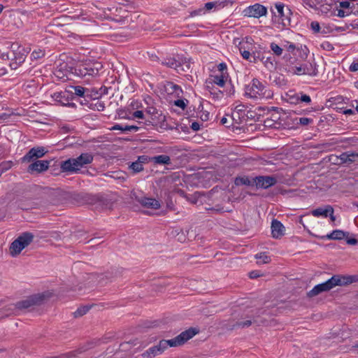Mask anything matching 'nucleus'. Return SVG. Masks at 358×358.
Returning a JSON list of instances; mask_svg holds the SVG:
<instances>
[{
  "label": "nucleus",
  "instance_id": "obj_36",
  "mask_svg": "<svg viewBox=\"0 0 358 358\" xmlns=\"http://www.w3.org/2000/svg\"><path fill=\"white\" fill-rule=\"evenodd\" d=\"M13 166V162L11 161L3 162L0 164V172L3 173L8 169H10Z\"/></svg>",
  "mask_w": 358,
  "mask_h": 358
},
{
  "label": "nucleus",
  "instance_id": "obj_40",
  "mask_svg": "<svg viewBox=\"0 0 358 358\" xmlns=\"http://www.w3.org/2000/svg\"><path fill=\"white\" fill-rule=\"evenodd\" d=\"M134 343L131 342H125L120 345V349L122 351H127L133 348Z\"/></svg>",
  "mask_w": 358,
  "mask_h": 358
},
{
  "label": "nucleus",
  "instance_id": "obj_9",
  "mask_svg": "<svg viewBox=\"0 0 358 358\" xmlns=\"http://www.w3.org/2000/svg\"><path fill=\"white\" fill-rule=\"evenodd\" d=\"M255 185L257 189H268L278 182L277 178L273 176H258L254 178Z\"/></svg>",
  "mask_w": 358,
  "mask_h": 358
},
{
  "label": "nucleus",
  "instance_id": "obj_61",
  "mask_svg": "<svg viewBox=\"0 0 358 358\" xmlns=\"http://www.w3.org/2000/svg\"><path fill=\"white\" fill-rule=\"evenodd\" d=\"M191 129L193 130V131H199L200 129V124L199 122H192V125L190 126Z\"/></svg>",
  "mask_w": 358,
  "mask_h": 358
},
{
  "label": "nucleus",
  "instance_id": "obj_15",
  "mask_svg": "<svg viewBox=\"0 0 358 358\" xmlns=\"http://www.w3.org/2000/svg\"><path fill=\"white\" fill-rule=\"evenodd\" d=\"M91 202L97 203L103 209H111L113 206V202L111 199H109L103 196H93L91 198Z\"/></svg>",
  "mask_w": 358,
  "mask_h": 358
},
{
  "label": "nucleus",
  "instance_id": "obj_48",
  "mask_svg": "<svg viewBox=\"0 0 358 358\" xmlns=\"http://www.w3.org/2000/svg\"><path fill=\"white\" fill-rule=\"evenodd\" d=\"M217 69H218L219 71H220L221 75H223L224 73H227V64L224 62L220 63L217 66Z\"/></svg>",
  "mask_w": 358,
  "mask_h": 358
},
{
  "label": "nucleus",
  "instance_id": "obj_10",
  "mask_svg": "<svg viewBox=\"0 0 358 358\" xmlns=\"http://www.w3.org/2000/svg\"><path fill=\"white\" fill-rule=\"evenodd\" d=\"M46 152L47 150H45L44 147H34L30 149L28 152L22 158V162H31L35 159L43 157Z\"/></svg>",
  "mask_w": 358,
  "mask_h": 358
},
{
  "label": "nucleus",
  "instance_id": "obj_51",
  "mask_svg": "<svg viewBox=\"0 0 358 358\" xmlns=\"http://www.w3.org/2000/svg\"><path fill=\"white\" fill-rule=\"evenodd\" d=\"M321 46L324 50L327 51H331L334 49L333 45L329 42H324L321 45Z\"/></svg>",
  "mask_w": 358,
  "mask_h": 358
},
{
  "label": "nucleus",
  "instance_id": "obj_26",
  "mask_svg": "<svg viewBox=\"0 0 358 358\" xmlns=\"http://www.w3.org/2000/svg\"><path fill=\"white\" fill-rule=\"evenodd\" d=\"M162 354L160 352V350H159V348L157 345H155L152 348H150L148 350H147L145 352H143L141 355L143 357H154L157 355Z\"/></svg>",
  "mask_w": 358,
  "mask_h": 358
},
{
  "label": "nucleus",
  "instance_id": "obj_7",
  "mask_svg": "<svg viewBox=\"0 0 358 358\" xmlns=\"http://www.w3.org/2000/svg\"><path fill=\"white\" fill-rule=\"evenodd\" d=\"M266 87L257 78L252 80L251 86H248L245 90V95L250 98L269 97L270 94H266Z\"/></svg>",
  "mask_w": 358,
  "mask_h": 358
},
{
  "label": "nucleus",
  "instance_id": "obj_18",
  "mask_svg": "<svg viewBox=\"0 0 358 358\" xmlns=\"http://www.w3.org/2000/svg\"><path fill=\"white\" fill-rule=\"evenodd\" d=\"M139 202L142 206L148 208L157 210L161 207L159 201L152 198L145 197L140 200Z\"/></svg>",
  "mask_w": 358,
  "mask_h": 358
},
{
  "label": "nucleus",
  "instance_id": "obj_52",
  "mask_svg": "<svg viewBox=\"0 0 358 358\" xmlns=\"http://www.w3.org/2000/svg\"><path fill=\"white\" fill-rule=\"evenodd\" d=\"M311 29L314 31V32L317 33L320 30V26L319 22L316 21H313L310 24Z\"/></svg>",
  "mask_w": 358,
  "mask_h": 358
},
{
  "label": "nucleus",
  "instance_id": "obj_57",
  "mask_svg": "<svg viewBox=\"0 0 358 358\" xmlns=\"http://www.w3.org/2000/svg\"><path fill=\"white\" fill-rule=\"evenodd\" d=\"M261 275H262L259 273V271H252L249 273V277L252 279L257 278Z\"/></svg>",
  "mask_w": 358,
  "mask_h": 358
},
{
  "label": "nucleus",
  "instance_id": "obj_44",
  "mask_svg": "<svg viewBox=\"0 0 358 358\" xmlns=\"http://www.w3.org/2000/svg\"><path fill=\"white\" fill-rule=\"evenodd\" d=\"M208 210L215 211L216 213L229 212V210H224L223 207L220 205H216L215 207L207 208Z\"/></svg>",
  "mask_w": 358,
  "mask_h": 358
},
{
  "label": "nucleus",
  "instance_id": "obj_31",
  "mask_svg": "<svg viewBox=\"0 0 358 358\" xmlns=\"http://www.w3.org/2000/svg\"><path fill=\"white\" fill-rule=\"evenodd\" d=\"M119 118L121 119H133L134 118V112L127 111L126 110H120L117 112Z\"/></svg>",
  "mask_w": 358,
  "mask_h": 358
},
{
  "label": "nucleus",
  "instance_id": "obj_22",
  "mask_svg": "<svg viewBox=\"0 0 358 358\" xmlns=\"http://www.w3.org/2000/svg\"><path fill=\"white\" fill-rule=\"evenodd\" d=\"M211 81H208L207 83L216 84L220 87H223L229 78V73H224L223 75L211 76Z\"/></svg>",
  "mask_w": 358,
  "mask_h": 358
},
{
  "label": "nucleus",
  "instance_id": "obj_43",
  "mask_svg": "<svg viewBox=\"0 0 358 358\" xmlns=\"http://www.w3.org/2000/svg\"><path fill=\"white\" fill-rule=\"evenodd\" d=\"M239 50H240V52H241L242 57L245 59H247V60H249L250 62H252V60H250V58L252 57V55H251L250 51L245 50H243L242 47L239 48Z\"/></svg>",
  "mask_w": 358,
  "mask_h": 358
},
{
  "label": "nucleus",
  "instance_id": "obj_6",
  "mask_svg": "<svg viewBox=\"0 0 358 358\" xmlns=\"http://www.w3.org/2000/svg\"><path fill=\"white\" fill-rule=\"evenodd\" d=\"M43 295L35 294L27 297L26 299L17 302L9 308L10 314H16L17 311L27 309L33 306L38 305L43 300Z\"/></svg>",
  "mask_w": 358,
  "mask_h": 358
},
{
  "label": "nucleus",
  "instance_id": "obj_24",
  "mask_svg": "<svg viewBox=\"0 0 358 358\" xmlns=\"http://www.w3.org/2000/svg\"><path fill=\"white\" fill-rule=\"evenodd\" d=\"M151 162L155 164L171 165V159L166 155H157L151 157Z\"/></svg>",
  "mask_w": 358,
  "mask_h": 358
},
{
  "label": "nucleus",
  "instance_id": "obj_16",
  "mask_svg": "<svg viewBox=\"0 0 358 358\" xmlns=\"http://www.w3.org/2000/svg\"><path fill=\"white\" fill-rule=\"evenodd\" d=\"M164 91L169 94H175L177 97H180L181 94H182V90L181 87L174 84L172 82H166L164 85Z\"/></svg>",
  "mask_w": 358,
  "mask_h": 358
},
{
  "label": "nucleus",
  "instance_id": "obj_64",
  "mask_svg": "<svg viewBox=\"0 0 358 358\" xmlns=\"http://www.w3.org/2000/svg\"><path fill=\"white\" fill-rule=\"evenodd\" d=\"M135 117L138 119H143L144 118V114L142 110H136L135 113Z\"/></svg>",
  "mask_w": 358,
  "mask_h": 358
},
{
  "label": "nucleus",
  "instance_id": "obj_46",
  "mask_svg": "<svg viewBox=\"0 0 358 358\" xmlns=\"http://www.w3.org/2000/svg\"><path fill=\"white\" fill-rule=\"evenodd\" d=\"M313 122V120L311 119V118H308V117H300L299 119V124L303 125V126H305V125H308L310 123H312Z\"/></svg>",
  "mask_w": 358,
  "mask_h": 358
},
{
  "label": "nucleus",
  "instance_id": "obj_25",
  "mask_svg": "<svg viewBox=\"0 0 358 358\" xmlns=\"http://www.w3.org/2000/svg\"><path fill=\"white\" fill-rule=\"evenodd\" d=\"M234 184L237 186L239 185H247L254 186V178L250 180L248 176H238L235 178Z\"/></svg>",
  "mask_w": 358,
  "mask_h": 358
},
{
  "label": "nucleus",
  "instance_id": "obj_45",
  "mask_svg": "<svg viewBox=\"0 0 358 358\" xmlns=\"http://www.w3.org/2000/svg\"><path fill=\"white\" fill-rule=\"evenodd\" d=\"M303 64L299 66H292L293 69V73L296 75H305V72L303 70Z\"/></svg>",
  "mask_w": 358,
  "mask_h": 358
},
{
  "label": "nucleus",
  "instance_id": "obj_37",
  "mask_svg": "<svg viewBox=\"0 0 358 358\" xmlns=\"http://www.w3.org/2000/svg\"><path fill=\"white\" fill-rule=\"evenodd\" d=\"M275 59L272 57H266L264 61V65L268 69H275L274 64Z\"/></svg>",
  "mask_w": 358,
  "mask_h": 358
},
{
  "label": "nucleus",
  "instance_id": "obj_8",
  "mask_svg": "<svg viewBox=\"0 0 358 358\" xmlns=\"http://www.w3.org/2000/svg\"><path fill=\"white\" fill-rule=\"evenodd\" d=\"M199 330L194 327H190L189 329L181 332L179 335L173 339L165 340L167 344V347H177L183 345L187 341L191 339L193 336L197 334Z\"/></svg>",
  "mask_w": 358,
  "mask_h": 358
},
{
  "label": "nucleus",
  "instance_id": "obj_23",
  "mask_svg": "<svg viewBox=\"0 0 358 358\" xmlns=\"http://www.w3.org/2000/svg\"><path fill=\"white\" fill-rule=\"evenodd\" d=\"M303 70L305 72V75H308L310 76H315L318 73V70L317 68L316 63L313 62H306L303 64Z\"/></svg>",
  "mask_w": 358,
  "mask_h": 358
},
{
  "label": "nucleus",
  "instance_id": "obj_41",
  "mask_svg": "<svg viewBox=\"0 0 358 358\" xmlns=\"http://www.w3.org/2000/svg\"><path fill=\"white\" fill-rule=\"evenodd\" d=\"M136 162L142 164H146L151 162V157L147 155L139 156L138 157V159L136 160Z\"/></svg>",
  "mask_w": 358,
  "mask_h": 358
},
{
  "label": "nucleus",
  "instance_id": "obj_58",
  "mask_svg": "<svg viewBox=\"0 0 358 358\" xmlns=\"http://www.w3.org/2000/svg\"><path fill=\"white\" fill-rule=\"evenodd\" d=\"M136 164V165H135V167H136V168H135L136 173H139V172L142 171L144 169V168H143V164H140L139 162H136V164Z\"/></svg>",
  "mask_w": 358,
  "mask_h": 358
},
{
  "label": "nucleus",
  "instance_id": "obj_21",
  "mask_svg": "<svg viewBox=\"0 0 358 358\" xmlns=\"http://www.w3.org/2000/svg\"><path fill=\"white\" fill-rule=\"evenodd\" d=\"M332 206L331 205H326L324 207H319L311 211V214L315 217L322 216L327 217L329 213H332Z\"/></svg>",
  "mask_w": 358,
  "mask_h": 358
},
{
  "label": "nucleus",
  "instance_id": "obj_1",
  "mask_svg": "<svg viewBox=\"0 0 358 358\" xmlns=\"http://www.w3.org/2000/svg\"><path fill=\"white\" fill-rule=\"evenodd\" d=\"M358 282V275H334L331 278L326 282L315 285L311 290L307 293V296L309 298L314 297L318 294L326 292L336 286H346L352 284V282Z\"/></svg>",
  "mask_w": 358,
  "mask_h": 358
},
{
  "label": "nucleus",
  "instance_id": "obj_14",
  "mask_svg": "<svg viewBox=\"0 0 358 358\" xmlns=\"http://www.w3.org/2000/svg\"><path fill=\"white\" fill-rule=\"evenodd\" d=\"M271 234L274 238H280L285 234V228L278 220L274 219L271 222Z\"/></svg>",
  "mask_w": 358,
  "mask_h": 358
},
{
  "label": "nucleus",
  "instance_id": "obj_35",
  "mask_svg": "<svg viewBox=\"0 0 358 358\" xmlns=\"http://www.w3.org/2000/svg\"><path fill=\"white\" fill-rule=\"evenodd\" d=\"M271 49L276 56H280L282 54L283 49L275 43H271Z\"/></svg>",
  "mask_w": 358,
  "mask_h": 358
},
{
  "label": "nucleus",
  "instance_id": "obj_28",
  "mask_svg": "<svg viewBox=\"0 0 358 358\" xmlns=\"http://www.w3.org/2000/svg\"><path fill=\"white\" fill-rule=\"evenodd\" d=\"M216 5V3L215 2H208L206 3H205V6H204V8H199L198 10H194L192 13V15H200L201 13H205V10H211L212 8H213Z\"/></svg>",
  "mask_w": 358,
  "mask_h": 358
},
{
  "label": "nucleus",
  "instance_id": "obj_29",
  "mask_svg": "<svg viewBox=\"0 0 358 358\" xmlns=\"http://www.w3.org/2000/svg\"><path fill=\"white\" fill-rule=\"evenodd\" d=\"M133 129H134V125L125 124H115L111 128V130H120L122 131H127Z\"/></svg>",
  "mask_w": 358,
  "mask_h": 358
},
{
  "label": "nucleus",
  "instance_id": "obj_27",
  "mask_svg": "<svg viewBox=\"0 0 358 358\" xmlns=\"http://www.w3.org/2000/svg\"><path fill=\"white\" fill-rule=\"evenodd\" d=\"M92 347H88V348H82L80 349H79L77 351H74V352H67V353H64V354H62V355H60L59 356H56V357H52V358H74L76 357V353H81L85 350H87V349L89 348H91Z\"/></svg>",
  "mask_w": 358,
  "mask_h": 358
},
{
  "label": "nucleus",
  "instance_id": "obj_19",
  "mask_svg": "<svg viewBox=\"0 0 358 358\" xmlns=\"http://www.w3.org/2000/svg\"><path fill=\"white\" fill-rule=\"evenodd\" d=\"M162 64L163 65L166 66L167 67H169V68L176 70L178 72H179L180 70L185 71V69H184V67L182 66L181 63L174 58H171V57L166 58L162 62Z\"/></svg>",
  "mask_w": 358,
  "mask_h": 358
},
{
  "label": "nucleus",
  "instance_id": "obj_39",
  "mask_svg": "<svg viewBox=\"0 0 358 358\" xmlns=\"http://www.w3.org/2000/svg\"><path fill=\"white\" fill-rule=\"evenodd\" d=\"M187 103H188V101L187 99H178L174 101L173 103L175 106L182 108L184 110L187 106Z\"/></svg>",
  "mask_w": 358,
  "mask_h": 358
},
{
  "label": "nucleus",
  "instance_id": "obj_47",
  "mask_svg": "<svg viewBox=\"0 0 358 358\" xmlns=\"http://www.w3.org/2000/svg\"><path fill=\"white\" fill-rule=\"evenodd\" d=\"M25 57L24 54H20L15 55L13 58H12L13 60L16 61V63L21 64L24 61Z\"/></svg>",
  "mask_w": 358,
  "mask_h": 358
},
{
  "label": "nucleus",
  "instance_id": "obj_49",
  "mask_svg": "<svg viewBox=\"0 0 358 358\" xmlns=\"http://www.w3.org/2000/svg\"><path fill=\"white\" fill-rule=\"evenodd\" d=\"M157 345L159 348V350H160L161 353H162L167 348V344L165 342V340L160 341L159 344Z\"/></svg>",
  "mask_w": 358,
  "mask_h": 358
},
{
  "label": "nucleus",
  "instance_id": "obj_54",
  "mask_svg": "<svg viewBox=\"0 0 358 358\" xmlns=\"http://www.w3.org/2000/svg\"><path fill=\"white\" fill-rule=\"evenodd\" d=\"M346 238V243L348 244V245H355L358 243V240L355 238Z\"/></svg>",
  "mask_w": 358,
  "mask_h": 358
},
{
  "label": "nucleus",
  "instance_id": "obj_63",
  "mask_svg": "<svg viewBox=\"0 0 358 358\" xmlns=\"http://www.w3.org/2000/svg\"><path fill=\"white\" fill-rule=\"evenodd\" d=\"M200 118L202 121H207L209 119V113L208 112H202V114L200 115Z\"/></svg>",
  "mask_w": 358,
  "mask_h": 358
},
{
  "label": "nucleus",
  "instance_id": "obj_62",
  "mask_svg": "<svg viewBox=\"0 0 358 358\" xmlns=\"http://www.w3.org/2000/svg\"><path fill=\"white\" fill-rule=\"evenodd\" d=\"M357 140L358 139L355 138H349L341 139V140L338 141V142L343 143V142L349 141V142H351V143H357Z\"/></svg>",
  "mask_w": 358,
  "mask_h": 358
},
{
  "label": "nucleus",
  "instance_id": "obj_56",
  "mask_svg": "<svg viewBox=\"0 0 358 358\" xmlns=\"http://www.w3.org/2000/svg\"><path fill=\"white\" fill-rule=\"evenodd\" d=\"M285 48H286V50L289 52H293L296 49V46L294 44L292 43H287V45H285Z\"/></svg>",
  "mask_w": 358,
  "mask_h": 358
},
{
  "label": "nucleus",
  "instance_id": "obj_13",
  "mask_svg": "<svg viewBox=\"0 0 358 358\" xmlns=\"http://www.w3.org/2000/svg\"><path fill=\"white\" fill-rule=\"evenodd\" d=\"M53 99L62 105H69V101L72 99L69 88L65 91L56 92L52 95Z\"/></svg>",
  "mask_w": 358,
  "mask_h": 358
},
{
  "label": "nucleus",
  "instance_id": "obj_32",
  "mask_svg": "<svg viewBox=\"0 0 358 358\" xmlns=\"http://www.w3.org/2000/svg\"><path fill=\"white\" fill-rule=\"evenodd\" d=\"M333 235L334 240H342L349 235V232H346L340 229H336L333 231Z\"/></svg>",
  "mask_w": 358,
  "mask_h": 358
},
{
  "label": "nucleus",
  "instance_id": "obj_2",
  "mask_svg": "<svg viewBox=\"0 0 358 358\" xmlns=\"http://www.w3.org/2000/svg\"><path fill=\"white\" fill-rule=\"evenodd\" d=\"M94 156L92 153H82L76 158H69L62 162L60 167L64 172L78 173L81 168L91 164L93 162Z\"/></svg>",
  "mask_w": 358,
  "mask_h": 358
},
{
  "label": "nucleus",
  "instance_id": "obj_5",
  "mask_svg": "<svg viewBox=\"0 0 358 358\" xmlns=\"http://www.w3.org/2000/svg\"><path fill=\"white\" fill-rule=\"evenodd\" d=\"M102 67V64L98 62L85 63L80 64L75 69V73L82 78L87 76L94 77L99 74Z\"/></svg>",
  "mask_w": 358,
  "mask_h": 358
},
{
  "label": "nucleus",
  "instance_id": "obj_50",
  "mask_svg": "<svg viewBox=\"0 0 358 358\" xmlns=\"http://www.w3.org/2000/svg\"><path fill=\"white\" fill-rule=\"evenodd\" d=\"M299 101L310 103L311 101V99L310 96L301 93V96H299Z\"/></svg>",
  "mask_w": 358,
  "mask_h": 358
},
{
  "label": "nucleus",
  "instance_id": "obj_33",
  "mask_svg": "<svg viewBox=\"0 0 358 358\" xmlns=\"http://www.w3.org/2000/svg\"><path fill=\"white\" fill-rule=\"evenodd\" d=\"M90 309V307L87 306L80 307L73 313L74 317H81V316L85 315L89 311Z\"/></svg>",
  "mask_w": 358,
  "mask_h": 358
},
{
  "label": "nucleus",
  "instance_id": "obj_17",
  "mask_svg": "<svg viewBox=\"0 0 358 358\" xmlns=\"http://www.w3.org/2000/svg\"><path fill=\"white\" fill-rule=\"evenodd\" d=\"M69 90L72 97V99H73V95H76L78 96L83 98L90 96L88 93V90L81 86H69Z\"/></svg>",
  "mask_w": 358,
  "mask_h": 358
},
{
  "label": "nucleus",
  "instance_id": "obj_53",
  "mask_svg": "<svg viewBox=\"0 0 358 358\" xmlns=\"http://www.w3.org/2000/svg\"><path fill=\"white\" fill-rule=\"evenodd\" d=\"M329 161L331 162L334 164L341 165L342 163H340V156L338 157L336 155H331L329 157Z\"/></svg>",
  "mask_w": 358,
  "mask_h": 358
},
{
  "label": "nucleus",
  "instance_id": "obj_30",
  "mask_svg": "<svg viewBox=\"0 0 358 358\" xmlns=\"http://www.w3.org/2000/svg\"><path fill=\"white\" fill-rule=\"evenodd\" d=\"M255 258L258 260V264H268L271 262V257L267 256L265 252L255 255Z\"/></svg>",
  "mask_w": 358,
  "mask_h": 358
},
{
  "label": "nucleus",
  "instance_id": "obj_12",
  "mask_svg": "<svg viewBox=\"0 0 358 358\" xmlns=\"http://www.w3.org/2000/svg\"><path fill=\"white\" fill-rule=\"evenodd\" d=\"M245 11L248 16L259 18L262 16L266 15L267 9L263 5L256 3L253 6H249Z\"/></svg>",
  "mask_w": 358,
  "mask_h": 358
},
{
  "label": "nucleus",
  "instance_id": "obj_3",
  "mask_svg": "<svg viewBox=\"0 0 358 358\" xmlns=\"http://www.w3.org/2000/svg\"><path fill=\"white\" fill-rule=\"evenodd\" d=\"M276 11H274L271 8L273 13L272 20L286 27L291 25V15L292 12L291 9L281 2L276 3L275 4Z\"/></svg>",
  "mask_w": 358,
  "mask_h": 358
},
{
  "label": "nucleus",
  "instance_id": "obj_4",
  "mask_svg": "<svg viewBox=\"0 0 358 358\" xmlns=\"http://www.w3.org/2000/svg\"><path fill=\"white\" fill-rule=\"evenodd\" d=\"M35 236L29 231L22 233L14 240L9 248V252L12 257L18 255L22 250L29 245L34 241Z\"/></svg>",
  "mask_w": 358,
  "mask_h": 358
},
{
  "label": "nucleus",
  "instance_id": "obj_60",
  "mask_svg": "<svg viewBox=\"0 0 358 358\" xmlns=\"http://www.w3.org/2000/svg\"><path fill=\"white\" fill-rule=\"evenodd\" d=\"M95 106L96 109L99 111L103 110L105 106L104 103L101 101H97V102L95 103Z\"/></svg>",
  "mask_w": 358,
  "mask_h": 358
},
{
  "label": "nucleus",
  "instance_id": "obj_38",
  "mask_svg": "<svg viewBox=\"0 0 358 358\" xmlns=\"http://www.w3.org/2000/svg\"><path fill=\"white\" fill-rule=\"evenodd\" d=\"M44 55H45L44 50H42L41 49L35 50L31 53V57L34 59H38L42 58L43 57H44Z\"/></svg>",
  "mask_w": 358,
  "mask_h": 358
},
{
  "label": "nucleus",
  "instance_id": "obj_20",
  "mask_svg": "<svg viewBox=\"0 0 358 358\" xmlns=\"http://www.w3.org/2000/svg\"><path fill=\"white\" fill-rule=\"evenodd\" d=\"M357 159H358V153L357 152H343L340 155V163L342 164H350L355 162Z\"/></svg>",
  "mask_w": 358,
  "mask_h": 358
},
{
  "label": "nucleus",
  "instance_id": "obj_11",
  "mask_svg": "<svg viewBox=\"0 0 358 358\" xmlns=\"http://www.w3.org/2000/svg\"><path fill=\"white\" fill-rule=\"evenodd\" d=\"M52 160H36L29 165L27 171L29 173H40L45 171L50 166V164Z\"/></svg>",
  "mask_w": 358,
  "mask_h": 358
},
{
  "label": "nucleus",
  "instance_id": "obj_59",
  "mask_svg": "<svg viewBox=\"0 0 358 358\" xmlns=\"http://www.w3.org/2000/svg\"><path fill=\"white\" fill-rule=\"evenodd\" d=\"M349 69L352 72H355V71H358V63L357 62H352L350 64V66L349 67Z\"/></svg>",
  "mask_w": 358,
  "mask_h": 358
},
{
  "label": "nucleus",
  "instance_id": "obj_42",
  "mask_svg": "<svg viewBox=\"0 0 358 358\" xmlns=\"http://www.w3.org/2000/svg\"><path fill=\"white\" fill-rule=\"evenodd\" d=\"M283 59L287 62V65L289 64L290 66L294 65V62L296 61V59L294 57H292L289 53V54H285L284 55V57H283Z\"/></svg>",
  "mask_w": 358,
  "mask_h": 358
},
{
  "label": "nucleus",
  "instance_id": "obj_55",
  "mask_svg": "<svg viewBox=\"0 0 358 358\" xmlns=\"http://www.w3.org/2000/svg\"><path fill=\"white\" fill-rule=\"evenodd\" d=\"M289 102H290V103H293V104L299 103V95L296 94V95H294V96H291L289 97Z\"/></svg>",
  "mask_w": 358,
  "mask_h": 358
},
{
  "label": "nucleus",
  "instance_id": "obj_34",
  "mask_svg": "<svg viewBox=\"0 0 358 358\" xmlns=\"http://www.w3.org/2000/svg\"><path fill=\"white\" fill-rule=\"evenodd\" d=\"M252 322L251 320H247L244 322L238 321V322H236V324H234L232 326L231 329H234L238 328V327H240V328L248 327L252 324Z\"/></svg>",
  "mask_w": 358,
  "mask_h": 358
}]
</instances>
